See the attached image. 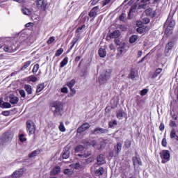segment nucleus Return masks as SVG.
<instances>
[{
    "label": "nucleus",
    "mask_w": 178,
    "mask_h": 178,
    "mask_svg": "<svg viewBox=\"0 0 178 178\" xmlns=\"http://www.w3.org/2000/svg\"><path fill=\"white\" fill-rule=\"evenodd\" d=\"M117 125H118V122L116 120H113V122L110 121L108 122V126L111 128L113 127V126H117Z\"/></svg>",
    "instance_id": "864d4df0"
},
{
    "label": "nucleus",
    "mask_w": 178,
    "mask_h": 178,
    "mask_svg": "<svg viewBox=\"0 0 178 178\" xmlns=\"http://www.w3.org/2000/svg\"><path fill=\"white\" fill-rule=\"evenodd\" d=\"M68 62H69V58L65 57L63 60L60 62V67H65V66H66V64L68 63Z\"/></svg>",
    "instance_id": "72a5a7b5"
},
{
    "label": "nucleus",
    "mask_w": 178,
    "mask_h": 178,
    "mask_svg": "<svg viewBox=\"0 0 178 178\" xmlns=\"http://www.w3.org/2000/svg\"><path fill=\"white\" fill-rule=\"evenodd\" d=\"M95 173L97 176H102V175L105 173V168H104V167H100L95 172Z\"/></svg>",
    "instance_id": "cd10ccee"
},
{
    "label": "nucleus",
    "mask_w": 178,
    "mask_h": 178,
    "mask_svg": "<svg viewBox=\"0 0 178 178\" xmlns=\"http://www.w3.org/2000/svg\"><path fill=\"white\" fill-rule=\"evenodd\" d=\"M128 79H131V80H134V79H136V70L134 68L131 69Z\"/></svg>",
    "instance_id": "c85d7f7f"
},
{
    "label": "nucleus",
    "mask_w": 178,
    "mask_h": 178,
    "mask_svg": "<svg viewBox=\"0 0 178 178\" xmlns=\"http://www.w3.org/2000/svg\"><path fill=\"white\" fill-rule=\"evenodd\" d=\"M69 155H70V152H69V149H65L64 150V152L63 154V159H67L69 158Z\"/></svg>",
    "instance_id": "4c0bfd02"
},
{
    "label": "nucleus",
    "mask_w": 178,
    "mask_h": 178,
    "mask_svg": "<svg viewBox=\"0 0 178 178\" xmlns=\"http://www.w3.org/2000/svg\"><path fill=\"white\" fill-rule=\"evenodd\" d=\"M159 155L162 163H167L170 161V152L169 150L163 149L159 153Z\"/></svg>",
    "instance_id": "f03ea898"
},
{
    "label": "nucleus",
    "mask_w": 178,
    "mask_h": 178,
    "mask_svg": "<svg viewBox=\"0 0 178 178\" xmlns=\"http://www.w3.org/2000/svg\"><path fill=\"white\" fill-rule=\"evenodd\" d=\"M47 5H48V3H47L44 0H36V6L38 9H40V10H43V12H45V10H47Z\"/></svg>",
    "instance_id": "0eeeda50"
},
{
    "label": "nucleus",
    "mask_w": 178,
    "mask_h": 178,
    "mask_svg": "<svg viewBox=\"0 0 178 178\" xmlns=\"http://www.w3.org/2000/svg\"><path fill=\"white\" fill-rule=\"evenodd\" d=\"M119 20L120 22H126V14L122 13L119 17Z\"/></svg>",
    "instance_id": "3c124183"
},
{
    "label": "nucleus",
    "mask_w": 178,
    "mask_h": 178,
    "mask_svg": "<svg viewBox=\"0 0 178 178\" xmlns=\"http://www.w3.org/2000/svg\"><path fill=\"white\" fill-rule=\"evenodd\" d=\"M137 40H138V36L136 35H133L129 38V42L130 44H134Z\"/></svg>",
    "instance_id": "c9c22d12"
},
{
    "label": "nucleus",
    "mask_w": 178,
    "mask_h": 178,
    "mask_svg": "<svg viewBox=\"0 0 178 178\" xmlns=\"http://www.w3.org/2000/svg\"><path fill=\"white\" fill-rule=\"evenodd\" d=\"M58 129H59L60 131H61L62 133H65V131H66V128L65 127L63 122L60 123Z\"/></svg>",
    "instance_id": "c03bdc74"
},
{
    "label": "nucleus",
    "mask_w": 178,
    "mask_h": 178,
    "mask_svg": "<svg viewBox=\"0 0 178 178\" xmlns=\"http://www.w3.org/2000/svg\"><path fill=\"white\" fill-rule=\"evenodd\" d=\"M91 127V125H90V123L88 122H84L81 126H80L77 130L76 133L79 134H81V133H84V131H86V130H88Z\"/></svg>",
    "instance_id": "6e6552de"
},
{
    "label": "nucleus",
    "mask_w": 178,
    "mask_h": 178,
    "mask_svg": "<svg viewBox=\"0 0 178 178\" xmlns=\"http://www.w3.org/2000/svg\"><path fill=\"white\" fill-rule=\"evenodd\" d=\"M63 173H64V175H72V171L70 170V169L66 168L64 170Z\"/></svg>",
    "instance_id": "338daca9"
},
{
    "label": "nucleus",
    "mask_w": 178,
    "mask_h": 178,
    "mask_svg": "<svg viewBox=\"0 0 178 178\" xmlns=\"http://www.w3.org/2000/svg\"><path fill=\"white\" fill-rule=\"evenodd\" d=\"M19 102V97L15 96L10 97V103L12 105H16Z\"/></svg>",
    "instance_id": "b1692460"
},
{
    "label": "nucleus",
    "mask_w": 178,
    "mask_h": 178,
    "mask_svg": "<svg viewBox=\"0 0 178 178\" xmlns=\"http://www.w3.org/2000/svg\"><path fill=\"white\" fill-rule=\"evenodd\" d=\"M137 33H139V34H143V33L145 32V27L144 26H139L136 29Z\"/></svg>",
    "instance_id": "79ce46f5"
},
{
    "label": "nucleus",
    "mask_w": 178,
    "mask_h": 178,
    "mask_svg": "<svg viewBox=\"0 0 178 178\" xmlns=\"http://www.w3.org/2000/svg\"><path fill=\"white\" fill-rule=\"evenodd\" d=\"M83 29H86V25L83 24L81 26L78 27L76 30V33H79Z\"/></svg>",
    "instance_id": "69168bd1"
},
{
    "label": "nucleus",
    "mask_w": 178,
    "mask_h": 178,
    "mask_svg": "<svg viewBox=\"0 0 178 178\" xmlns=\"http://www.w3.org/2000/svg\"><path fill=\"white\" fill-rule=\"evenodd\" d=\"M149 2H151V0H141V3H144V4H142L140 6L143 8V9H145V8H147V5H148Z\"/></svg>",
    "instance_id": "e433bc0d"
},
{
    "label": "nucleus",
    "mask_w": 178,
    "mask_h": 178,
    "mask_svg": "<svg viewBox=\"0 0 178 178\" xmlns=\"http://www.w3.org/2000/svg\"><path fill=\"white\" fill-rule=\"evenodd\" d=\"M173 48H175V42L173 41L168 42L165 44L164 54L165 55H168L170 52V51H172V49H173Z\"/></svg>",
    "instance_id": "9d476101"
},
{
    "label": "nucleus",
    "mask_w": 178,
    "mask_h": 178,
    "mask_svg": "<svg viewBox=\"0 0 178 178\" xmlns=\"http://www.w3.org/2000/svg\"><path fill=\"white\" fill-rule=\"evenodd\" d=\"M149 18L148 17H145L143 19V24H148L149 23Z\"/></svg>",
    "instance_id": "774afa93"
},
{
    "label": "nucleus",
    "mask_w": 178,
    "mask_h": 178,
    "mask_svg": "<svg viewBox=\"0 0 178 178\" xmlns=\"http://www.w3.org/2000/svg\"><path fill=\"white\" fill-rule=\"evenodd\" d=\"M74 84H76V80L72 79L67 83V86L69 88H73V87H74Z\"/></svg>",
    "instance_id": "a19ab883"
},
{
    "label": "nucleus",
    "mask_w": 178,
    "mask_h": 178,
    "mask_svg": "<svg viewBox=\"0 0 178 178\" xmlns=\"http://www.w3.org/2000/svg\"><path fill=\"white\" fill-rule=\"evenodd\" d=\"M132 161L134 165L138 164L141 166V165H143V162H141V159H140V157L134 156L133 157Z\"/></svg>",
    "instance_id": "5701e85b"
},
{
    "label": "nucleus",
    "mask_w": 178,
    "mask_h": 178,
    "mask_svg": "<svg viewBox=\"0 0 178 178\" xmlns=\"http://www.w3.org/2000/svg\"><path fill=\"white\" fill-rule=\"evenodd\" d=\"M175 25H176V22H175V20L173 19L169 20V18H168L164 24V27L167 26V27H170V29H174Z\"/></svg>",
    "instance_id": "ddd939ff"
},
{
    "label": "nucleus",
    "mask_w": 178,
    "mask_h": 178,
    "mask_svg": "<svg viewBox=\"0 0 178 178\" xmlns=\"http://www.w3.org/2000/svg\"><path fill=\"white\" fill-rule=\"evenodd\" d=\"M124 147L127 149L130 148V147H131V140H126L125 142H124Z\"/></svg>",
    "instance_id": "49530a36"
},
{
    "label": "nucleus",
    "mask_w": 178,
    "mask_h": 178,
    "mask_svg": "<svg viewBox=\"0 0 178 178\" xmlns=\"http://www.w3.org/2000/svg\"><path fill=\"white\" fill-rule=\"evenodd\" d=\"M79 40H80V33H78L75 38H73L72 42H71V46L70 47L69 51H72L73 49V48H74V45H76V44H77V41H79Z\"/></svg>",
    "instance_id": "4468645a"
},
{
    "label": "nucleus",
    "mask_w": 178,
    "mask_h": 178,
    "mask_svg": "<svg viewBox=\"0 0 178 178\" xmlns=\"http://www.w3.org/2000/svg\"><path fill=\"white\" fill-rule=\"evenodd\" d=\"M3 49L4 52H9V53H13V51L15 50L12 48L10 42L8 44H4L3 46Z\"/></svg>",
    "instance_id": "a211bd4d"
},
{
    "label": "nucleus",
    "mask_w": 178,
    "mask_h": 178,
    "mask_svg": "<svg viewBox=\"0 0 178 178\" xmlns=\"http://www.w3.org/2000/svg\"><path fill=\"white\" fill-rule=\"evenodd\" d=\"M26 131L29 132V135L31 136L35 134V124L31 120L26 121Z\"/></svg>",
    "instance_id": "20e7f679"
},
{
    "label": "nucleus",
    "mask_w": 178,
    "mask_h": 178,
    "mask_svg": "<svg viewBox=\"0 0 178 178\" xmlns=\"http://www.w3.org/2000/svg\"><path fill=\"white\" fill-rule=\"evenodd\" d=\"M161 145L165 147H168V141L166 140V138H163Z\"/></svg>",
    "instance_id": "bf43d9fd"
},
{
    "label": "nucleus",
    "mask_w": 178,
    "mask_h": 178,
    "mask_svg": "<svg viewBox=\"0 0 178 178\" xmlns=\"http://www.w3.org/2000/svg\"><path fill=\"white\" fill-rule=\"evenodd\" d=\"M173 29L170 28L169 26H167L165 29V34L166 35V37H170L172 34H173Z\"/></svg>",
    "instance_id": "7c9ffc66"
},
{
    "label": "nucleus",
    "mask_w": 178,
    "mask_h": 178,
    "mask_svg": "<svg viewBox=\"0 0 178 178\" xmlns=\"http://www.w3.org/2000/svg\"><path fill=\"white\" fill-rule=\"evenodd\" d=\"M75 152H81V151H84V146L79 145L75 147Z\"/></svg>",
    "instance_id": "ea45409f"
},
{
    "label": "nucleus",
    "mask_w": 178,
    "mask_h": 178,
    "mask_svg": "<svg viewBox=\"0 0 178 178\" xmlns=\"http://www.w3.org/2000/svg\"><path fill=\"white\" fill-rule=\"evenodd\" d=\"M129 172H130V166H127L124 170H122L124 176H127V175H129Z\"/></svg>",
    "instance_id": "09e8293b"
},
{
    "label": "nucleus",
    "mask_w": 178,
    "mask_h": 178,
    "mask_svg": "<svg viewBox=\"0 0 178 178\" xmlns=\"http://www.w3.org/2000/svg\"><path fill=\"white\" fill-rule=\"evenodd\" d=\"M148 94V89H143L140 91V95L144 97V95H147Z\"/></svg>",
    "instance_id": "680f3d73"
},
{
    "label": "nucleus",
    "mask_w": 178,
    "mask_h": 178,
    "mask_svg": "<svg viewBox=\"0 0 178 178\" xmlns=\"http://www.w3.org/2000/svg\"><path fill=\"white\" fill-rule=\"evenodd\" d=\"M111 74H112V71H106L104 74H102L99 76L98 81L100 86L105 84L106 81L111 79Z\"/></svg>",
    "instance_id": "7ed1b4c3"
},
{
    "label": "nucleus",
    "mask_w": 178,
    "mask_h": 178,
    "mask_svg": "<svg viewBox=\"0 0 178 178\" xmlns=\"http://www.w3.org/2000/svg\"><path fill=\"white\" fill-rule=\"evenodd\" d=\"M63 54V49L60 48L55 53V56H60V55Z\"/></svg>",
    "instance_id": "8fccbe9b"
},
{
    "label": "nucleus",
    "mask_w": 178,
    "mask_h": 178,
    "mask_svg": "<svg viewBox=\"0 0 178 178\" xmlns=\"http://www.w3.org/2000/svg\"><path fill=\"white\" fill-rule=\"evenodd\" d=\"M110 38H119L120 37V31L115 30L109 35Z\"/></svg>",
    "instance_id": "412c9836"
},
{
    "label": "nucleus",
    "mask_w": 178,
    "mask_h": 178,
    "mask_svg": "<svg viewBox=\"0 0 178 178\" xmlns=\"http://www.w3.org/2000/svg\"><path fill=\"white\" fill-rule=\"evenodd\" d=\"M170 127H177V124H176V122L171 120L170 122Z\"/></svg>",
    "instance_id": "0e129e2a"
},
{
    "label": "nucleus",
    "mask_w": 178,
    "mask_h": 178,
    "mask_svg": "<svg viewBox=\"0 0 178 178\" xmlns=\"http://www.w3.org/2000/svg\"><path fill=\"white\" fill-rule=\"evenodd\" d=\"M24 88L27 92L28 95H31V94H33V88H31V85L26 84Z\"/></svg>",
    "instance_id": "4be33fe9"
},
{
    "label": "nucleus",
    "mask_w": 178,
    "mask_h": 178,
    "mask_svg": "<svg viewBox=\"0 0 178 178\" xmlns=\"http://www.w3.org/2000/svg\"><path fill=\"white\" fill-rule=\"evenodd\" d=\"M106 133H108V129L100 128V127H97L93 131H92V134H95V135L105 134Z\"/></svg>",
    "instance_id": "9b49d317"
},
{
    "label": "nucleus",
    "mask_w": 178,
    "mask_h": 178,
    "mask_svg": "<svg viewBox=\"0 0 178 178\" xmlns=\"http://www.w3.org/2000/svg\"><path fill=\"white\" fill-rule=\"evenodd\" d=\"M74 169H76V170H79V169H83V165H80V163H76L74 165Z\"/></svg>",
    "instance_id": "6e6d98bb"
},
{
    "label": "nucleus",
    "mask_w": 178,
    "mask_h": 178,
    "mask_svg": "<svg viewBox=\"0 0 178 178\" xmlns=\"http://www.w3.org/2000/svg\"><path fill=\"white\" fill-rule=\"evenodd\" d=\"M22 12L24 15H26V16H31V10L27 8H22Z\"/></svg>",
    "instance_id": "f704fd0d"
},
{
    "label": "nucleus",
    "mask_w": 178,
    "mask_h": 178,
    "mask_svg": "<svg viewBox=\"0 0 178 178\" xmlns=\"http://www.w3.org/2000/svg\"><path fill=\"white\" fill-rule=\"evenodd\" d=\"M12 105L9 102H3V108H11Z\"/></svg>",
    "instance_id": "e2e57ef3"
},
{
    "label": "nucleus",
    "mask_w": 178,
    "mask_h": 178,
    "mask_svg": "<svg viewBox=\"0 0 178 178\" xmlns=\"http://www.w3.org/2000/svg\"><path fill=\"white\" fill-rule=\"evenodd\" d=\"M135 12H136V8L131 7L128 14L129 19H131V13H134Z\"/></svg>",
    "instance_id": "de8ad7c7"
},
{
    "label": "nucleus",
    "mask_w": 178,
    "mask_h": 178,
    "mask_svg": "<svg viewBox=\"0 0 178 178\" xmlns=\"http://www.w3.org/2000/svg\"><path fill=\"white\" fill-rule=\"evenodd\" d=\"M44 88H45L44 83L38 84L37 86V88H36V93L38 94V92H41V91H42V90H44Z\"/></svg>",
    "instance_id": "c756f323"
},
{
    "label": "nucleus",
    "mask_w": 178,
    "mask_h": 178,
    "mask_svg": "<svg viewBox=\"0 0 178 178\" xmlns=\"http://www.w3.org/2000/svg\"><path fill=\"white\" fill-rule=\"evenodd\" d=\"M90 155H91V152H88L87 154H78V156H80L81 158H88Z\"/></svg>",
    "instance_id": "4d7b16f0"
},
{
    "label": "nucleus",
    "mask_w": 178,
    "mask_h": 178,
    "mask_svg": "<svg viewBox=\"0 0 178 178\" xmlns=\"http://www.w3.org/2000/svg\"><path fill=\"white\" fill-rule=\"evenodd\" d=\"M50 106L55 108L54 111V116L55 118L63 115V103H62V102L54 101L50 104Z\"/></svg>",
    "instance_id": "f257e3e1"
},
{
    "label": "nucleus",
    "mask_w": 178,
    "mask_h": 178,
    "mask_svg": "<svg viewBox=\"0 0 178 178\" xmlns=\"http://www.w3.org/2000/svg\"><path fill=\"white\" fill-rule=\"evenodd\" d=\"M38 69H40V65L39 64H35L33 66V68L32 70V72L33 73V74H36L37 72H38Z\"/></svg>",
    "instance_id": "37998d69"
},
{
    "label": "nucleus",
    "mask_w": 178,
    "mask_h": 178,
    "mask_svg": "<svg viewBox=\"0 0 178 178\" xmlns=\"http://www.w3.org/2000/svg\"><path fill=\"white\" fill-rule=\"evenodd\" d=\"M170 137L171 140H176L177 141H178V136H177V134H176V129L175 128L172 129L170 131Z\"/></svg>",
    "instance_id": "6ab92c4d"
},
{
    "label": "nucleus",
    "mask_w": 178,
    "mask_h": 178,
    "mask_svg": "<svg viewBox=\"0 0 178 178\" xmlns=\"http://www.w3.org/2000/svg\"><path fill=\"white\" fill-rule=\"evenodd\" d=\"M29 81H32V83H35V81H37V77L34 75L29 76Z\"/></svg>",
    "instance_id": "13d9d810"
},
{
    "label": "nucleus",
    "mask_w": 178,
    "mask_h": 178,
    "mask_svg": "<svg viewBox=\"0 0 178 178\" xmlns=\"http://www.w3.org/2000/svg\"><path fill=\"white\" fill-rule=\"evenodd\" d=\"M55 41V38L54 36H51L49 38V40L47 41V44L48 45H51Z\"/></svg>",
    "instance_id": "5fc2aeb1"
},
{
    "label": "nucleus",
    "mask_w": 178,
    "mask_h": 178,
    "mask_svg": "<svg viewBox=\"0 0 178 178\" xmlns=\"http://www.w3.org/2000/svg\"><path fill=\"white\" fill-rule=\"evenodd\" d=\"M98 54L100 58H105V56H106V50L105 49L100 48L99 49Z\"/></svg>",
    "instance_id": "2f4dec72"
},
{
    "label": "nucleus",
    "mask_w": 178,
    "mask_h": 178,
    "mask_svg": "<svg viewBox=\"0 0 178 178\" xmlns=\"http://www.w3.org/2000/svg\"><path fill=\"white\" fill-rule=\"evenodd\" d=\"M145 13H146L147 16H149V17H152L153 18V17H155V16H156V13L151 8H149L146 9L145 10Z\"/></svg>",
    "instance_id": "dca6fc26"
},
{
    "label": "nucleus",
    "mask_w": 178,
    "mask_h": 178,
    "mask_svg": "<svg viewBox=\"0 0 178 178\" xmlns=\"http://www.w3.org/2000/svg\"><path fill=\"white\" fill-rule=\"evenodd\" d=\"M97 161L98 165H104L105 163V156L104 154H99L97 156Z\"/></svg>",
    "instance_id": "aec40b11"
},
{
    "label": "nucleus",
    "mask_w": 178,
    "mask_h": 178,
    "mask_svg": "<svg viewBox=\"0 0 178 178\" xmlns=\"http://www.w3.org/2000/svg\"><path fill=\"white\" fill-rule=\"evenodd\" d=\"M19 140L20 143H26V141H27V138L25 137L24 134L19 135Z\"/></svg>",
    "instance_id": "58836bf2"
},
{
    "label": "nucleus",
    "mask_w": 178,
    "mask_h": 178,
    "mask_svg": "<svg viewBox=\"0 0 178 178\" xmlns=\"http://www.w3.org/2000/svg\"><path fill=\"white\" fill-rule=\"evenodd\" d=\"M60 172V167L59 165L55 166L53 170L51 171V176H56V175H59Z\"/></svg>",
    "instance_id": "f3484780"
},
{
    "label": "nucleus",
    "mask_w": 178,
    "mask_h": 178,
    "mask_svg": "<svg viewBox=\"0 0 178 178\" xmlns=\"http://www.w3.org/2000/svg\"><path fill=\"white\" fill-rule=\"evenodd\" d=\"M98 12H99V6H97L93 7L90 11L88 13L89 17L92 18V21L98 16Z\"/></svg>",
    "instance_id": "423d86ee"
},
{
    "label": "nucleus",
    "mask_w": 178,
    "mask_h": 178,
    "mask_svg": "<svg viewBox=\"0 0 178 178\" xmlns=\"http://www.w3.org/2000/svg\"><path fill=\"white\" fill-rule=\"evenodd\" d=\"M23 175H24V172L23 171V169H20L19 170L15 171L12 174V176L13 178H20Z\"/></svg>",
    "instance_id": "2eb2a0df"
},
{
    "label": "nucleus",
    "mask_w": 178,
    "mask_h": 178,
    "mask_svg": "<svg viewBox=\"0 0 178 178\" xmlns=\"http://www.w3.org/2000/svg\"><path fill=\"white\" fill-rule=\"evenodd\" d=\"M126 54V44L123 43L120 47L117 48L116 58H120L123 56V54Z\"/></svg>",
    "instance_id": "1a4fd4ad"
},
{
    "label": "nucleus",
    "mask_w": 178,
    "mask_h": 178,
    "mask_svg": "<svg viewBox=\"0 0 178 178\" xmlns=\"http://www.w3.org/2000/svg\"><path fill=\"white\" fill-rule=\"evenodd\" d=\"M116 118L121 120L123 118H127V113L124 112L123 109H120L116 112Z\"/></svg>",
    "instance_id": "f8f14e48"
},
{
    "label": "nucleus",
    "mask_w": 178,
    "mask_h": 178,
    "mask_svg": "<svg viewBox=\"0 0 178 178\" xmlns=\"http://www.w3.org/2000/svg\"><path fill=\"white\" fill-rule=\"evenodd\" d=\"M11 44V48H13V52H16V51H17V49H19L20 48V44H19V42H10Z\"/></svg>",
    "instance_id": "bb28decb"
},
{
    "label": "nucleus",
    "mask_w": 178,
    "mask_h": 178,
    "mask_svg": "<svg viewBox=\"0 0 178 178\" xmlns=\"http://www.w3.org/2000/svg\"><path fill=\"white\" fill-rule=\"evenodd\" d=\"M40 154H41L40 149L34 150L33 152L29 154V158H34V156H37V155Z\"/></svg>",
    "instance_id": "473e14b6"
},
{
    "label": "nucleus",
    "mask_w": 178,
    "mask_h": 178,
    "mask_svg": "<svg viewBox=\"0 0 178 178\" xmlns=\"http://www.w3.org/2000/svg\"><path fill=\"white\" fill-rule=\"evenodd\" d=\"M13 132L12 131H8L3 134L2 141L3 143H10L13 138Z\"/></svg>",
    "instance_id": "39448f33"
},
{
    "label": "nucleus",
    "mask_w": 178,
    "mask_h": 178,
    "mask_svg": "<svg viewBox=\"0 0 178 178\" xmlns=\"http://www.w3.org/2000/svg\"><path fill=\"white\" fill-rule=\"evenodd\" d=\"M70 90L71 92L68 95V97H74L76 95V89L71 88Z\"/></svg>",
    "instance_id": "603ef678"
},
{
    "label": "nucleus",
    "mask_w": 178,
    "mask_h": 178,
    "mask_svg": "<svg viewBox=\"0 0 178 178\" xmlns=\"http://www.w3.org/2000/svg\"><path fill=\"white\" fill-rule=\"evenodd\" d=\"M162 68H157L154 72L153 73L152 76V79H156V77H158L159 74H161V73H162Z\"/></svg>",
    "instance_id": "393cba45"
},
{
    "label": "nucleus",
    "mask_w": 178,
    "mask_h": 178,
    "mask_svg": "<svg viewBox=\"0 0 178 178\" xmlns=\"http://www.w3.org/2000/svg\"><path fill=\"white\" fill-rule=\"evenodd\" d=\"M122 145H123V144L121 142H118L114 147L117 154H120V152H122Z\"/></svg>",
    "instance_id": "a878e982"
},
{
    "label": "nucleus",
    "mask_w": 178,
    "mask_h": 178,
    "mask_svg": "<svg viewBox=\"0 0 178 178\" xmlns=\"http://www.w3.org/2000/svg\"><path fill=\"white\" fill-rule=\"evenodd\" d=\"M19 95H21L22 98H26V92L24 91V90H19Z\"/></svg>",
    "instance_id": "052dcab7"
},
{
    "label": "nucleus",
    "mask_w": 178,
    "mask_h": 178,
    "mask_svg": "<svg viewBox=\"0 0 178 178\" xmlns=\"http://www.w3.org/2000/svg\"><path fill=\"white\" fill-rule=\"evenodd\" d=\"M30 65H31V60L24 63L23 67H22V70H24V69H27Z\"/></svg>",
    "instance_id": "a18cd8bd"
}]
</instances>
